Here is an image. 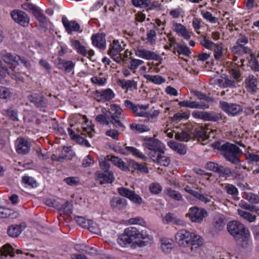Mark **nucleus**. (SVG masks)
Here are the masks:
<instances>
[{
	"mask_svg": "<svg viewBox=\"0 0 259 259\" xmlns=\"http://www.w3.org/2000/svg\"><path fill=\"white\" fill-rule=\"evenodd\" d=\"M171 241L166 238H163L161 240V248L163 252L165 253H169L172 248Z\"/></svg>",
	"mask_w": 259,
	"mask_h": 259,
	"instance_id": "obj_38",
	"label": "nucleus"
},
{
	"mask_svg": "<svg viewBox=\"0 0 259 259\" xmlns=\"http://www.w3.org/2000/svg\"><path fill=\"white\" fill-rule=\"evenodd\" d=\"M1 254L4 256L8 255L11 256H14L15 253L13 251V247L9 244L4 245L0 249Z\"/></svg>",
	"mask_w": 259,
	"mask_h": 259,
	"instance_id": "obj_51",
	"label": "nucleus"
},
{
	"mask_svg": "<svg viewBox=\"0 0 259 259\" xmlns=\"http://www.w3.org/2000/svg\"><path fill=\"white\" fill-rule=\"evenodd\" d=\"M135 53L137 57L146 60H157L159 58V56L155 52L142 48H137Z\"/></svg>",
	"mask_w": 259,
	"mask_h": 259,
	"instance_id": "obj_24",
	"label": "nucleus"
},
{
	"mask_svg": "<svg viewBox=\"0 0 259 259\" xmlns=\"http://www.w3.org/2000/svg\"><path fill=\"white\" fill-rule=\"evenodd\" d=\"M149 190L153 194H158L162 191V187L157 183H153L149 185Z\"/></svg>",
	"mask_w": 259,
	"mask_h": 259,
	"instance_id": "obj_63",
	"label": "nucleus"
},
{
	"mask_svg": "<svg viewBox=\"0 0 259 259\" xmlns=\"http://www.w3.org/2000/svg\"><path fill=\"white\" fill-rule=\"evenodd\" d=\"M190 220L194 223H201L203 219L207 216V211L203 209L194 206L191 207L187 214Z\"/></svg>",
	"mask_w": 259,
	"mask_h": 259,
	"instance_id": "obj_7",
	"label": "nucleus"
},
{
	"mask_svg": "<svg viewBox=\"0 0 259 259\" xmlns=\"http://www.w3.org/2000/svg\"><path fill=\"white\" fill-rule=\"evenodd\" d=\"M194 197L198 199L200 201L205 203L210 202L212 199V196L207 194L201 193L198 191L196 192Z\"/></svg>",
	"mask_w": 259,
	"mask_h": 259,
	"instance_id": "obj_58",
	"label": "nucleus"
},
{
	"mask_svg": "<svg viewBox=\"0 0 259 259\" xmlns=\"http://www.w3.org/2000/svg\"><path fill=\"white\" fill-rule=\"evenodd\" d=\"M91 39L94 46L100 50H105L106 47L105 35L103 33H97L92 36Z\"/></svg>",
	"mask_w": 259,
	"mask_h": 259,
	"instance_id": "obj_25",
	"label": "nucleus"
},
{
	"mask_svg": "<svg viewBox=\"0 0 259 259\" xmlns=\"http://www.w3.org/2000/svg\"><path fill=\"white\" fill-rule=\"evenodd\" d=\"M78 53L81 54L84 57L91 58L95 54V52L93 50H87L85 47L82 46L81 44L79 46L78 49L76 50Z\"/></svg>",
	"mask_w": 259,
	"mask_h": 259,
	"instance_id": "obj_50",
	"label": "nucleus"
},
{
	"mask_svg": "<svg viewBox=\"0 0 259 259\" xmlns=\"http://www.w3.org/2000/svg\"><path fill=\"white\" fill-rule=\"evenodd\" d=\"M234 239L243 248H247L252 246V239L248 229L238 235L237 237H234Z\"/></svg>",
	"mask_w": 259,
	"mask_h": 259,
	"instance_id": "obj_17",
	"label": "nucleus"
},
{
	"mask_svg": "<svg viewBox=\"0 0 259 259\" xmlns=\"http://www.w3.org/2000/svg\"><path fill=\"white\" fill-rule=\"evenodd\" d=\"M175 138L178 140L187 142L193 138V133L191 132L189 128H187L181 131V132L176 133Z\"/></svg>",
	"mask_w": 259,
	"mask_h": 259,
	"instance_id": "obj_31",
	"label": "nucleus"
},
{
	"mask_svg": "<svg viewBox=\"0 0 259 259\" xmlns=\"http://www.w3.org/2000/svg\"><path fill=\"white\" fill-rule=\"evenodd\" d=\"M89 121L85 115H82L79 114L72 115L69 118V122L70 127L74 126V123L80 124L81 126L82 125H85Z\"/></svg>",
	"mask_w": 259,
	"mask_h": 259,
	"instance_id": "obj_28",
	"label": "nucleus"
},
{
	"mask_svg": "<svg viewBox=\"0 0 259 259\" xmlns=\"http://www.w3.org/2000/svg\"><path fill=\"white\" fill-rule=\"evenodd\" d=\"M238 214L243 219L248 221L250 223H252L255 221L256 217L254 215L251 214L250 212L245 210L238 209Z\"/></svg>",
	"mask_w": 259,
	"mask_h": 259,
	"instance_id": "obj_39",
	"label": "nucleus"
},
{
	"mask_svg": "<svg viewBox=\"0 0 259 259\" xmlns=\"http://www.w3.org/2000/svg\"><path fill=\"white\" fill-rule=\"evenodd\" d=\"M215 131L210 128L208 126H204L193 133V138L198 141H204L210 137V134H213Z\"/></svg>",
	"mask_w": 259,
	"mask_h": 259,
	"instance_id": "obj_23",
	"label": "nucleus"
},
{
	"mask_svg": "<svg viewBox=\"0 0 259 259\" xmlns=\"http://www.w3.org/2000/svg\"><path fill=\"white\" fill-rule=\"evenodd\" d=\"M21 232V226L18 225H12L8 230V235L12 237H17Z\"/></svg>",
	"mask_w": 259,
	"mask_h": 259,
	"instance_id": "obj_41",
	"label": "nucleus"
},
{
	"mask_svg": "<svg viewBox=\"0 0 259 259\" xmlns=\"http://www.w3.org/2000/svg\"><path fill=\"white\" fill-rule=\"evenodd\" d=\"M31 149V144L28 141L23 138H19L16 142V150L20 154H26Z\"/></svg>",
	"mask_w": 259,
	"mask_h": 259,
	"instance_id": "obj_22",
	"label": "nucleus"
},
{
	"mask_svg": "<svg viewBox=\"0 0 259 259\" xmlns=\"http://www.w3.org/2000/svg\"><path fill=\"white\" fill-rule=\"evenodd\" d=\"M29 100L37 106L43 107L46 104V100L41 96H37L36 95L31 96L29 97Z\"/></svg>",
	"mask_w": 259,
	"mask_h": 259,
	"instance_id": "obj_46",
	"label": "nucleus"
},
{
	"mask_svg": "<svg viewBox=\"0 0 259 259\" xmlns=\"http://www.w3.org/2000/svg\"><path fill=\"white\" fill-rule=\"evenodd\" d=\"M130 163V165L135 170H137L144 174H147L148 172V168L144 165L134 161H131Z\"/></svg>",
	"mask_w": 259,
	"mask_h": 259,
	"instance_id": "obj_53",
	"label": "nucleus"
},
{
	"mask_svg": "<svg viewBox=\"0 0 259 259\" xmlns=\"http://www.w3.org/2000/svg\"><path fill=\"white\" fill-rule=\"evenodd\" d=\"M119 194L127 198L135 203L140 204L143 202L142 198L134 191L124 187H120L118 189Z\"/></svg>",
	"mask_w": 259,
	"mask_h": 259,
	"instance_id": "obj_19",
	"label": "nucleus"
},
{
	"mask_svg": "<svg viewBox=\"0 0 259 259\" xmlns=\"http://www.w3.org/2000/svg\"><path fill=\"white\" fill-rule=\"evenodd\" d=\"M224 189L229 195H232L233 197H236L238 194L239 192L237 188L232 184H226Z\"/></svg>",
	"mask_w": 259,
	"mask_h": 259,
	"instance_id": "obj_52",
	"label": "nucleus"
},
{
	"mask_svg": "<svg viewBox=\"0 0 259 259\" xmlns=\"http://www.w3.org/2000/svg\"><path fill=\"white\" fill-rule=\"evenodd\" d=\"M121 87L123 89L132 91L137 89V83L134 80H123L121 81Z\"/></svg>",
	"mask_w": 259,
	"mask_h": 259,
	"instance_id": "obj_47",
	"label": "nucleus"
},
{
	"mask_svg": "<svg viewBox=\"0 0 259 259\" xmlns=\"http://www.w3.org/2000/svg\"><path fill=\"white\" fill-rule=\"evenodd\" d=\"M14 68L10 67L9 69H8L7 67H3L2 78H4L6 76V73H7L12 79L21 80L22 77L20 73L15 71L13 69Z\"/></svg>",
	"mask_w": 259,
	"mask_h": 259,
	"instance_id": "obj_34",
	"label": "nucleus"
},
{
	"mask_svg": "<svg viewBox=\"0 0 259 259\" xmlns=\"http://www.w3.org/2000/svg\"><path fill=\"white\" fill-rule=\"evenodd\" d=\"M22 181L24 184L30 186L32 188L36 187V182L32 177L24 176L22 178Z\"/></svg>",
	"mask_w": 259,
	"mask_h": 259,
	"instance_id": "obj_64",
	"label": "nucleus"
},
{
	"mask_svg": "<svg viewBox=\"0 0 259 259\" xmlns=\"http://www.w3.org/2000/svg\"><path fill=\"white\" fill-rule=\"evenodd\" d=\"M95 120L97 122L103 125H106L109 126L111 123L110 121V116L103 115V114L98 115L96 117Z\"/></svg>",
	"mask_w": 259,
	"mask_h": 259,
	"instance_id": "obj_49",
	"label": "nucleus"
},
{
	"mask_svg": "<svg viewBox=\"0 0 259 259\" xmlns=\"http://www.w3.org/2000/svg\"><path fill=\"white\" fill-rule=\"evenodd\" d=\"M124 47L125 45L122 42L114 40L110 46L108 54L115 61L120 63L121 61V52L124 49Z\"/></svg>",
	"mask_w": 259,
	"mask_h": 259,
	"instance_id": "obj_5",
	"label": "nucleus"
},
{
	"mask_svg": "<svg viewBox=\"0 0 259 259\" xmlns=\"http://www.w3.org/2000/svg\"><path fill=\"white\" fill-rule=\"evenodd\" d=\"M192 116L195 118L202 119L204 121H217L221 118L219 113H209L206 111L195 110L192 112Z\"/></svg>",
	"mask_w": 259,
	"mask_h": 259,
	"instance_id": "obj_16",
	"label": "nucleus"
},
{
	"mask_svg": "<svg viewBox=\"0 0 259 259\" xmlns=\"http://www.w3.org/2000/svg\"><path fill=\"white\" fill-rule=\"evenodd\" d=\"M130 127L132 130L136 131L139 133H143L150 131V128L148 126L143 124L132 123L130 124Z\"/></svg>",
	"mask_w": 259,
	"mask_h": 259,
	"instance_id": "obj_57",
	"label": "nucleus"
},
{
	"mask_svg": "<svg viewBox=\"0 0 259 259\" xmlns=\"http://www.w3.org/2000/svg\"><path fill=\"white\" fill-rule=\"evenodd\" d=\"M155 158H153L154 161H156L158 163L164 166L169 165L170 160L169 157L163 155V153H160Z\"/></svg>",
	"mask_w": 259,
	"mask_h": 259,
	"instance_id": "obj_40",
	"label": "nucleus"
},
{
	"mask_svg": "<svg viewBox=\"0 0 259 259\" xmlns=\"http://www.w3.org/2000/svg\"><path fill=\"white\" fill-rule=\"evenodd\" d=\"M108 158L113 164L122 170H128V167L121 159L112 155H108Z\"/></svg>",
	"mask_w": 259,
	"mask_h": 259,
	"instance_id": "obj_32",
	"label": "nucleus"
},
{
	"mask_svg": "<svg viewBox=\"0 0 259 259\" xmlns=\"http://www.w3.org/2000/svg\"><path fill=\"white\" fill-rule=\"evenodd\" d=\"M227 229L229 234L233 238L244 232L248 229L242 223L237 221L229 222L227 226Z\"/></svg>",
	"mask_w": 259,
	"mask_h": 259,
	"instance_id": "obj_10",
	"label": "nucleus"
},
{
	"mask_svg": "<svg viewBox=\"0 0 259 259\" xmlns=\"http://www.w3.org/2000/svg\"><path fill=\"white\" fill-rule=\"evenodd\" d=\"M156 40V33L155 30H148L146 33V37L144 39L146 43L151 45H155Z\"/></svg>",
	"mask_w": 259,
	"mask_h": 259,
	"instance_id": "obj_42",
	"label": "nucleus"
},
{
	"mask_svg": "<svg viewBox=\"0 0 259 259\" xmlns=\"http://www.w3.org/2000/svg\"><path fill=\"white\" fill-rule=\"evenodd\" d=\"M189 108H191L207 109L209 107L208 104L204 102H202L201 101L196 102L189 101Z\"/></svg>",
	"mask_w": 259,
	"mask_h": 259,
	"instance_id": "obj_55",
	"label": "nucleus"
},
{
	"mask_svg": "<svg viewBox=\"0 0 259 259\" xmlns=\"http://www.w3.org/2000/svg\"><path fill=\"white\" fill-rule=\"evenodd\" d=\"M171 29L178 36L183 37L184 39L188 40L191 38V33L186 27L181 23L174 21L172 22Z\"/></svg>",
	"mask_w": 259,
	"mask_h": 259,
	"instance_id": "obj_20",
	"label": "nucleus"
},
{
	"mask_svg": "<svg viewBox=\"0 0 259 259\" xmlns=\"http://www.w3.org/2000/svg\"><path fill=\"white\" fill-rule=\"evenodd\" d=\"M107 158L108 155L106 156H101L99 157V166L101 169L104 171L109 170L110 169V164L109 163L110 160Z\"/></svg>",
	"mask_w": 259,
	"mask_h": 259,
	"instance_id": "obj_44",
	"label": "nucleus"
},
{
	"mask_svg": "<svg viewBox=\"0 0 259 259\" xmlns=\"http://www.w3.org/2000/svg\"><path fill=\"white\" fill-rule=\"evenodd\" d=\"M66 31L69 34L75 32H81L80 25L75 21H69L66 19Z\"/></svg>",
	"mask_w": 259,
	"mask_h": 259,
	"instance_id": "obj_30",
	"label": "nucleus"
},
{
	"mask_svg": "<svg viewBox=\"0 0 259 259\" xmlns=\"http://www.w3.org/2000/svg\"><path fill=\"white\" fill-rule=\"evenodd\" d=\"M203 243V239L195 233H192L190 243L195 248H198L202 245Z\"/></svg>",
	"mask_w": 259,
	"mask_h": 259,
	"instance_id": "obj_43",
	"label": "nucleus"
},
{
	"mask_svg": "<svg viewBox=\"0 0 259 259\" xmlns=\"http://www.w3.org/2000/svg\"><path fill=\"white\" fill-rule=\"evenodd\" d=\"M64 50L62 48L59 52V57L56 62V65L59 69H65V60L64 59Z\"/></svg>",
	"mask_w": 259,
	"mask_h": 259,
	"instance_id": "obj_54",
	"label": "nucleus"
},
{
	"mask_svg": "<svg viewBox=\"0 0 259 259\" xmlns=\"http://www.w3.org/2000/svg\"><path fill=\"white\" fill-rule=\"evenodd\" d=\"M67 130L70 139L72 141L77 143L79 144L84 146L87 147H91L90 144L87 140L80 137L78 134H75L72 129L70 128V127H68L67 128Z\"/></svg>",
	"mask_w": 259,
	"mask_h": 259,
	"instance_id": "obj_29",
	"label": "nucleus"
},
{
	"mask_svg": "<svg viewBox=\"0 0 259 259\" xmlns=\"http://www.w3.org/2000/svg\"><path fill=\"white\" fill-rule=\"evenodd\" d=\"M132 3L135 7L146 8L150 6L149 0H132Z\"/></svg>",
	"mask_w": 259,
	"mask_h": 259,
	"instance_id": "obj_59",
	"label": "nucleus"
},
{
	"mask_svg": "<svg viewBox=\"0 0 259 259\" xmlns=\"http://www.w3.org/2000/svg\"><path fill=\"white\" fill-rule=\"evenodd\" d=\"M206 167L208 170H212L221 174H224L226 172V169L224 166L220 165L218 163L213 162H207Z\"/></svg>",
	"mask_w": 259,
	"mask_h": 259,
	"instance_id": "obj_36",
	"label": "nucleus"
},
{
	"mask_svg": "<svg viewBox=\"0 0 259 259\" xmlns=\"http://www.w3.org/2000/svg\"><path fill=\"white\" fill-rule=\"evenodd\" d=\"M111 110L113 112L110 115L111 123L116 127L120 128L122 130L125 129V126L121 122V120L125 119V115L120 106L117 104L110 105Z\"/></svg>",
	"mask_w": 259,
	"mask_h": 259,
	"instance_id": "obj_3",
	"label": "nucleus"
},
{
	"mask_svg": "<svg viewBox=\"0 0 259 259\" xmlns=\"http://www.w3.org/2000/svg\"><path fill=\"white\" fill-rule=\"evenodd\" d=\"M100 74L99 76H94L91 78V82L99 87H102L106 84L107 82V78L101 76Z\"/></svg>",
	"mask_w": 259,
	"mask_h": 259,
	"instance_id": "obj_45",
	"label": "nucleus"
},
{
	"mask_svg": "<svg viewBox=\"0 0 259 259\" xmlns=\"http://www.w3.org/2000/svg\"><path fill=\"white\" fill-rule=\"evenodd\" d=\"M200 44L205 48L213 51V56L215 60H220L222 59L224 52L222 43L215 44L204 36L200 40Z\"/></svg>",
	"mask_w": 259,
	"mask_h": 259,
	"instance_id": "obj_4",
	"label": "nucleus"
},
{
	"mask_svg": "<svg viewBox=\"0 0 259 259\" xmlns=\"http://www.w3.org/2000/svg\"><path fill=\"white\" fill-rule=\"evenodd\" d=\"M189 117V114L188 113H177L171 117V120L174 122H178L183 119H188Z\"/></svg>",
	"mask_w": 259,
	"mask_h": 259,
	"instance_id": "obj_62",
	"label": "nucleus"
},
{
	"mask_svg": "<svg viewBox=\"0 0 259 259\" xmlns=\"http://www.w3.org/2000/svg\"><path fill=\"white\" fill-rule=\"evenodd\" d=\"M192 233L185 229H181L175 235L176 241L180 246H187L190 243Z\"/></svg>",
	"mask_w": 259,
	"mask_h": 259,
	"instance_id": "obj_13",
	"label": "nucleus"
},
{
	"mask_svg": "<svg viewBox=\"0 0 259 259\" xmlns=\"http://www.w3.org/2000/svg\"><path fill=\"white\" fill-rule=\"evenodd\" d=\"M153 240V236L149 231L146 230L140 231L136 227H131L126 228L118 236L117 242L122 247H126L131 244L141 247L152 243Z\"/></svg>",
	"mask_w": 259,
	"mask_h": 259,
	"instance_id": "obj_1",
	"label": "nucleus"
},
{
	"mask_svg": "<svg viewBox=\"0 0 259 259\" xmlns=\"http://www.w3.org/2000/svg\"><path fill=\"white\" fill-rule=\"evenodd\" d=\"M116 150L118 153L124 155L132 154L134 156L140 159L144 160L146 159L145 156L138 149L134 147L125 146L124 148H119Z\"/></svg>",
	"mask_w": 259,
	"mask_h": 259,
	"instance_id": "obj_26",
	"label": "nucleus"
},
{
	"mask_svg": "<svg viewBox=\"0 0 259 259\" xmlns=\"http://www.w3.org/2000/svg\"><path fill=\"white\" fill-rule=\"evenodd\" d=\"M168 145L173 150L181 155H184L187 152L186 148L183 144L171 141L168 142Z\"/></svg>",
	"mask_w": 259,
	"mask_h": 259,
	"instance_id": "obj_35",
	"label": "nucleus"
},
{
	"mask_svg": "<svg viewBox=\"0 0 259 259\" xmlns=\"http://www.w3.org/2000/svg\"><path fill=\"white\" fill-rule=\"evenodd\" d=\"M144 77L147 81L156 84H160L165 82V79L159 75L145 74Z\"/></svg>",
	"mask_w": 259,
	"mask_h": 259,
	"instance_id": "obj_37",
	"label": "nucleus"
},
{
	"mask_svg": "<svg viewBox=\"0 0 259 259\" xmlns=\"http://www.w3.org/2000/svg\"><path fill=\"white\" fill-rule=\"evenodd\" d=\"M97 100L101 102H110L115 97V93L110 88L96 90L94 93Z\"/></svg>",
	"mask_w": 259,
	"mask_h": 259,
	"instance_id": "obj_12",
	"label": "nucleus"
},
{
	"mask_svg": "<svg viewBox=\"0 0 259 259\" xmlns=\"http://www.w3.org/2000/svg\"><path fill=\"white\" fill-rule=\"evenodd\" d=\"M126 202L125 200L122 199L119 197H114L110 202L112 208L115 210L124 209L126 205Z\"/></svg>",
	"mask_w": 259,
	"mask_h": 259,
	"instance_id": "obj_33",
	"label": "nucleus"
},
{
	"mask_svg": "<svg viewBox=\"0 0 259 259\" xmlns=\"http://www.w3.org/2000/svg\"><path fill=\"white\" fill-rule=\"evenodd\" d=\"M248 42V39L246 36L242 35H240L236 42L237 45L234 46L232 48L233 52L236 53L238 52L239 48H240L243 49L242 51L245 53H249L250 50L247 47H244V46L246 44H247ZM239 50L240 51L241 49H240Z\"/></svg>",
	"mask_w": 259,
	"mask_h": 259,
	"instance_id": "obj_27",
	"label": "nucleus"
},
{
	"mask_svg": "<svg viewBox=\"0 0 259 259\" xmlns=\"http://www.w3.org/2000/svg\"><path fill=\"white\" fill-rule=\"evenodd\" d=\"M3 113L10 119L15 121H18V111L17 110L12 109L4 110Z\"/></svg>",
	"mask_w": 259,
	"mask_h": 259,
	"instance_id": "obj_56",
	"label": "nucleus"
},
{
	"mask_svg": "<svg viewBox=\"0 0 259 259\" xmlns=\"http://www.w3.org/2000/svg\"><path fill=\"white\" fill-rule=\"evenodd\" d=\"M145 146L148 149L155 152L164 153V144L159 140L154 138H148L144 139Z\"/></svg>",
	"mask_w": 259,
	"mask_h": 259,
	"instance_id": "obj_15",
	"label": "nucleus"
},
{
	"mask_svg": "<svg viewBox=\"0 0 259 259\" xmlns=\"http://www.w3.org/2000/svg\"><path fill=\"white\" fill-rule=\"evenodd\" d=\"M124 105L137 116L144 117L147 116V110L149 107L148 105H136L130 100H125L124 101Z\"/></svg>",
	"mask_w": 259,
	"mask_h": 259,
	"instance_id": "obj_6",
	"label": "nucleus"
},
{
	"mask_svg": "<svg viewBox=\"0 0 259 259\" xmlns=\"http://www.w3.org/2000/svg\"><path fill=\"white\" fill-rule=\"evenodd\" d=\"M33 16L39 21L40 23L42 24L47 21V18L43 14L41 10L38 8L33 14Z\"/></svg>",
	"mask_w": 259,
	"mask_h": 259,
	"instance_id": "obj_60",
	"label": "nucleus"
},
{
	"mask_svg": "<svg viewBox=\"0 0 259 259\" xmlns=\"http://www.w3.org/2000/svg\"><path fill=\"white\" fill-rule=\"evenodd\" d=\"M258 79L252 74H249L244 80V87L246 91L254 95L259 92Z\"/></svg>",
	"mask_w": 259,
	"mask_h": 259,
	"instance_id": "obj_14",
	"label": "nucleus"
},
{
	"mask_svg": "<svg viewBox=\"0 0 259 259\" xmlns=\"http://www.w3.org/2000/svg\"><path fill=\"white\" fill-rule=\"evenodd\" d=\"M2 60L11 67H16L19 64L20 57L15 54L8 53L5 51L1 53Z\"/></svg>",
	"mask_w": 259,
	"mask_h": 259,
	"instance_id": "obj_21",
	"label": "nucleus"
},
{
	"mask_svg": "<svg viewBox=\"0 0 259 259\" xmlns=\"http://www.w3.org/2000/svg\"><path fill=\"white\" fill-rule=\"evenodd\" d=\"M229 74L234 80L239 81L241 79V73L238 68H232L229 70Z\"/></svg>",
	"mask_w": 259,
	"mask_h": 259,
	"instance_id": "obj_61",
	"label": "nucleus"
},
{
	"mask_svg": "<svg viewBox=\"0 0 259 259\" xmlns=\"http://www.w3.org/2000/svg\"><path fill=\"white\" fill-rule=\"evenodd\" d=\"M11 16L13 20L23 27L29 25L30 18L24 12L19 10H14L11 12Z\"/></svg>",
	"mask_w": 259,
	"mask_h": 259,
	"instance_id": "obj_9",
	"label": "nucleus"
},
{
	"mask_svg": "<svg viewBox=\"0 0 259 259\" xmlns=\"http://www.w3.org/2000/svg\"><path fill=\"white\" fill-rule=\"evenodd\" d=\"M220 150L228 161L235 164H239V160L238 156L239 154L242 153V152L235 145L226 143L220 146Z\"/></svg>",
	"mask_w": 259,
	"mask_h": 259,
	"instance_id": "obj_2",
	"label": "nucleus"
},
{
	"mask_svg": "<svg viewBox=\"0 0 259 259\" xmlns=\"http://www.w3.org/2000/svg\"><path fill=\"white\" fill-rule=\"evenodd\" d=\"M45 203L47 205L55 207L58 210V221L60 224L61 223L63 224L65 221V207L64 204L60 203L58 200H52L51 199H47Z\"/></svg>",
	"mask_w": 259,
	"mask_h": 259,
	"instance_id": "obj_18",
	"label": "nucleus"
},
{
	"mask_svg": "<svg viewBox=\"0 0 259 259\" xmlns=\"http://www.w3.org/2000/svg\"><path fill=\"white\" fill-rule=\"evenodd\" d=\"M165 193L167 195L177 201H180L183 199L182 196L180 193L170 188L166 189Z\"/></svg>",
	"mask_w": 259,
	"mask_h": 259,
	"instance_id": "obj_48",
	"label": "nucleus"
},
{
	"mask_svg": "<svg viewBox=\"0 0 259 259\" xmlns=\"http://www.w3.org/2000/svg\"><path fill=\"white\" fill-rule=\"evenodd\" d=\"M221 109L229 115L236 116L240 113L242 110V107L237 104L229 103L225 101L220 102Z\"/></svg>",
	"mask_w": 259,
	"mask_h": 259,
	"instance_id": "obj_11",
	"label": "nucleus"
},
{
	"mask_svg": "<svg viewBox=\"0 0 259 259\" xmlns=\"http://www.w3.org/2000/svg\"><path fill=\"white\" fill-rule=\"evenodd\" d=\"M94 179L100 184H111L115 180L113 172L111 170L97 171L94 174Z\"/></svg>",
	"mask_w": 259,
	"mask_h": 259,
	"instance_id": "obj_8",
	"label": "nucleus"
}]
</instances>
